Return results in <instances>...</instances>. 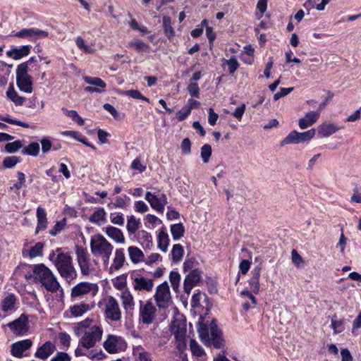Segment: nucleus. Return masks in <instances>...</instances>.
<instances>
[{
  "instance_id": "obj_1",
  "label": "nucleus",
  "mask_w": 361,
  "mask_h": 361,
  "mask_svg": "<svg viewBox=\"0 0 361 361\" xmlns=\"http://www.w3.org/2000/svg\"><path fill=\"white\" fill-rule=\"evenodd\" d=\"M60 249L53 251L49 256L59 272L61 277L67 281L74 280L77 276V272L72 262V257L68 253L60 252Z\"/></svg>"
},
{
  "instance_id": "obj_2",
  "label": "nucleus",
  "mask_w": 361,
  "mask_h": 361,
  "mask_svg": "<svg viewBox=\"0 0 361 361\" xmlns=\"http://www.w3.org/2000/svg\"><path fill=\"white\" fill-rule=\"evenodd\" d=\"M113 250V245L102 234L97 233L91 237L90 251L94 257L102 259L104 266H108Z\"/></svg>"
},
{
  "instance_id": "obj_3",
  "label": "nucleus",
  "mask_w": 361,
  "mask_h": 361,
  "mask_svg": "<svg viewBox=\"0 0 361 361\" xmlns=\"http://www.w3.org/2000/svg\"><path fill=\"white\" fill-rule=\"evenodd\" d=\"M35 279L49 292H56L60 285L52 271L44 264L35 265L33 269Z\"/></svg>"
},
{
  "instance_id": "obj_4",
  "label": "nucleus",
  "mask_w": 361,
  "mask_h": 361,
  "mask_svg": "<svg viewBox=\"0 0 361 361\" xmlns=\"http://www.w3.org/2000/svg\"><path fill=\"white\" fill-rule=\"evenodd\" d=\"M103 330L100 326L94 325L86 329L80 336L79 345L86 350L94 348L96 343L101 341Z\"/></svg>"
},
{
  "instance_id": "obj_5",
  "label": "nucleus",
  "mask_w": 361,
  "mask_h": 361,
  "mask_svg": "<svg viewBox=\"0 0 361 361\" xmlns=\"http://www.w3.org/2000/svg\"><path fill=\"white\" fill-rule=\"evenodd\" d=\"M75 255L81 274L83 276H87L95 272L96 270L93 262L96 263V262L95 260L91 261L86 249L77 245L75 247Z\"/></svg>"
},
{
  "instance_id": "obj_6",
  "label": "nucleus",
  "mask_w": 361,
  "mask_h": 361,
  "mask_svg": "<svg viewBox=\"0 0 361 361\" xmlns=\"http://www.w3.org/2000/svg\"><path fill=\"white\" fill-rule=\"evenodd\" d=\"M27 63H20L16 69V82L20 91L30 94L32 92V81L27 73Z\"/></svg>"
},
{
  "instance_id": "obj_7",
  "label": "nucleus",
  "mask_w": 361,
  "mask_h": 361,
  "mask_svg": "<svg viewBox=\"0 0 361 361\" xmlns=\"http://www.w3.org/2000/svg\"><path fill=\"white\" fill-rule=\"evenodd\" d=\"M154 300L159 309H167L172 304L169 286L166 281L159 285L154 295Z\"/></svg>"
},
{
  "instance_id": "obj_8",
  "label": "nucleus",
  "mask_w": 361,
  "mask_h": 361,
  "mask_svg": "<svg viewBox=\"0 0 361 361\" xmlns=\"http://www.w3.org/2000/svg\"><path fill=\"white\" fill-rule=\"evenodd\" d=\"M103 347L107 353L115 354L125 351L127 348V343L121 336L109 334L104 342Z\"/></svg>"
},
{
  "instance_id": "obj_9",
  "label": "nucleus",
  "mask_w": 361,
  "mask_h": 361,
  "mask_svg": "<svg viewBox=\"0 0 361 361\" xmlns=\"http://www.w3.org/2000/svg\"><path fill=\"white\" fill-rule=\"evenodd\" d=\"M315 130L312 128L303 133H299L296 130L291 131L281 142V146L290 144H299L311 140L315 135Z\"/></svg>"
},
{
  "instance_id": "obj_10",
  "label": "nucleus",
  "mask_w": 361,
  "mask_h": 361,
  "mask_svg": "<svg viewBox=\"0 0 361 361\" xmlns=\"http://www.w3.org/2000/svg\"><path fill=\"white\" fill-rule=\"evenodd\" d=\"M140 320L145 324H150L155 318L157 312L156 307L151 301H147L143 305V302L140 300Z\"/></svg>"
},
{
  "instance_id": "obj_11",
  "label": "nucleus",
  "mask_w": 361,
  "mask_h": 361,
  "mask_svg": "<svg viewBox=\"0 0 361 361\" xmlns=\"http://www.w3.org/2000/svg\"><path fill=\"white\" fill-rule=\"evenodd\" d=\"M98 291V286L96 283L89 282H80L72 288L71 297L77 298L82 295L92 293L94 296Z\"/></svg>"
},
{
  "instance_id": "obj_12",
  "label": "nucleus",
  "mask_w": 361,
  "mask_h": 361,
  "mask_svg": "<svg viewBox=\"0 0 361 361\" xmlns=\"http://www.w3.org/2000/svg\"><path fill=\"white\" fill-rule=\"evenodd\" d=\"M106 317L111 321H118L121 318V312L117 300L112 296H110L105 305Z\"/></svg>"
},
{
  "instance_id": "obj_13",
  "label": "nucleus",
  "mask_w": 361,
  "mask_h": 361,
  "mask_svg": "<svg viewBox=\"0 0 361 361\" xmlns=\"http://www.w3.org/2000/svg\"><path fill=\"white\" fill-rule=\"evenodd\" d=\"M8 326L16 335L23 336L29 329L28 318L25 314H22L19 318L8 323Z\"/></svg>"
},
{
  "instance_id": "obj_14",
  "label": "nucleus",
  "mask_w": 361,
  "mask_h": 361,
  "mask_svg": "<svg viewBox=\"0 0 361 361\" xmlns=\"http://www.w3.org/2000/svg\"><path fill=\"white\" fill-rule=\"evenodd\" d=\"M145 200L149 203L151 207L158 212L162 213L164 210V206L167 204V198L165 194L161 193L159 196L147 192Z\"/></svg>"
},
{
  "instance_id": "obj_15",
  "label": "nucleus",
  "mask_w": 361,
  "mask_h": 361,
  "mask_svg": "<svg viewBox=\"0 0 361 361\" xmlns=\"http://www.w3.org/2000/svg\"><path fill=\"white\" fill-rule=\"evenodd\" d=\"M202 271L200 269H194L188 273L184 280L183 288L187 294H190L192 289L196 286L201 280Z\"/></svg>"
},
{
  "instance_id": "obj_16",
  "label": "nucleus",
  "mask_w": 361,
  "mask_h": 361,
  "mask_svg": "<svg viewBox=\"0 0 361 361\" xmlns=\"http://www.w3.org/2000/svg\"><path fill=\"white\" fill-rule=\"evenodd\" d=\"M15 36L19 38H27L30 40L35 41L37 38L47 37L48 32L37 28H25L16 32Z\"/></svg>"
},
{
  "instance_id": "obj_17",
  "label": "nucleus",
  "mask_w": 361,
  "mask_h": 361,
  "mask_svg": "<svg viewBox=\"0 0 361 361\" xmlns=\"http://www.w3.org/2000/svg\"><path fill=\"white\" fill-rule=\"evenodd\" d=\"M133 288L135 290L150 292L154 287L153 280L137 274L133 278Z\"/></svg>"
},
{
  "instance_id": "obj_18",
  "label": "nucleus",
  "mask_w": 361,
  "mask_h": 361,
  "mask_svg": "<svg viewBox=\"0 0 361 361\" xmlns=\"http://www.w3.org/2000/svg\"><path fill=\"white\" fill-rule=\"evenodd\" d=\"M32 342L30 339H25L16 342L11 345V354L16 357H20L23 353L31 348Z\"/></svg>"
},
{
  "instance_id": "obj_19",
  "label": "nucleus",
  "mask_w": 361,
  "mask_h": 361,
  "mask_svg": "<svg viewBox=\"0 0 361 361\" xmlns=\"http://www.w3.org/2000/svg\"><path fill=\"white\" fill-rule=\"evenodd\" d=\"M211 341L212 345L216 348H221L224 345V340L221 337V332L218 329L215 321H212L210 324Z\"/></svg>"
},
{
  "instance_id": "obj_20",
  "label": "nucleus",
  "mask_w": 361,
  "mask_h": 361,
  "mask_svg": "<svg viewBox=\"0 0 361 361\" xmlns=\"http://www.w3.org/2000/svg\"><path fill=\"white\" fill-rule=\"evenodd\" d=\"M126 261L125 252L123 248H118L114 252L113 263L109 267L110 273L118 271L123 267Z\"/></svg>"
},
{
  "instance_id": "obj_21",
  "label": "nucleus",
  "mask_w": 361,
  "mask_h": 361,
  "mask_svg": "<svg viewBox=\"0 0 361 361\" xmlns=\"http://www.w3.org/2000/svg\"><path fill=\"white\" fill-rule=\"evenodd\" d=\"M262 267L260 265L256 266L251 271V275L250 280L248 281L249 286L251 290L255 293L257 294L259 291V277Z\"/></svg>"
},
{
  "instance_id": "obj_22",
  "label": "nucleus",
  "mask_w": 361,
  "mask_h": 361,
  "mask_svg": "<svg viewBox=\"0 0 361 361\" xmlns=\"http://www.w3.org/2000/svg\"><path fill=\"white\" fill-rule=\"evenodd\" d=\"M319 112L314 111L307 112L305 116L298 121V126L301 129H306L312 126L319 119Z\"/></svg>"
},
{
  "instance_id": "obj_23",
  "label": "nucleus",
  "mask_w": 361,
  "mask_h": 361,
  "mask_svg": "<svg viewBox=\"0 0 361 361\" xmlns=\"http://www.w3.org/2000/svg\"><path fill=\"white\" fill-rule=\"evenodd\" d=\"M55 350V345L51 341H47L37 349L35 355L37 358L46 360Z\"/></svg>"
},
{
  "instance_id": "obj_24",
  "label": "nucleus",
  "mask_w": 361,
  "mask_h": 361,
  "mask_svg": "<svg viewBox=\"0 0 361 361\" xmlns=\"http://www.w3.org/2000/svg\"><path fill=\"white\" fill-rule=\"evenodd\" d=\"M106 235L113 240L115 243L123 244L125 243V237L121 229L109 226L105 228Z\"/></svg>"
},
{
  "instance_id": "obj_25",
  "label": "nucleus",
  "mask_w": 361,
  "mask_h": 361,
  "mask_svg": "<svg viewBox=\"0 0 361 361\" xmlns=\"http://www.w3.org/2000/svg\"><path fill=\"white\" fill-rule=\"evenodd\" d=\"M31 46L24 45L20 48H13L7 51L6 54L14 60H19L21 58L29 55Z\"/></svg>"
},
{
  "instance_id": "obj_26",
  "label": "nucleus",
  "mask_w": 361,
  "mask_h": 361,
  "mask_svg": "<svg viewBox=\"0 0 361 361\" xmlns=\"http://www.w3.org/2000/svg\"><path fill=\"white\" fill-rule=\"evenodd\" d=\"M171 331L176 340L181 342L185 338L186 333L185 326L183 324L174 321L171 325Z\"/></svg>"
},
{
  "instance_id": "obj_27",
  "label": "nucleus",
  "mask_w": 361,
  "mask_h": 361,
  "mask_svg": "<svg viewBox=\"0 0 361 361\" xmlns=\"http://www.w3.org/2000/svg\"><path fill=\"white\" fill-rule=\"evenodd\" d=\"M342 128L334 123H323L318 127V133L323 137H327Z\"/></svg>"
},
{
  "instance_id": "obj_28",
  "label": "nucleus",
  "mask_w": 361,
  "mask_h": 361,
  "mask_svg": "<svg viewBox=\"0 0 361 361\" xmlns=\"http://www.w3.org/2000/svg\"><path fill=\"white\" fill-rule=\"evenodd\" d=\"M90 310L91 306L85 302L76 304L70 307L71 314L75 317H82Z\"/></svg>"
},
{
  "instance_id": "obj_29",
  "label": "nucleus",
  "mask_w": 361,
  "mask_h": 361,
  "mask_svg": "<svg viewBox=\"0 0 361 361\" xmlns=\"http://www.w3.org/2000/svg\"><path fill=\"white\" fill-rule=\"evenodd\" d=\"M128 254L131 262L137 264L145 261V255L143 252L138 247L130 246L128 249Z\"/></svg>"
},
{
  "instance_id": "obj_30",
  "label": "nucleus",
  "mask_w": 361,
  "mask_h": 361,
  "mask_svg": "<svg viewBox=\"0 0 361 361\" xmlns=\"http://www.w3.org/2000/svg\"><path fill=\"white\" fill-rule=\"evenodd\" d=\"M37 226L36 233L44 230L47 225V214L44 209L38 207L37 209Z\"/></svg>"
},
{
  "instance_id": "obj_31",
  "label": "nucleus",
  "mask_w": 361,
  "mask_h": 361,
  "mask_svg": "<svg viewBox=\"0 0 361 361\" xmlns=\"http://www.w3.org/2000/svg\"><path fill=\"white\" fill-rule=\"evenodd\" d=\"M121 298L123 307L126 310H132L134 307V298L129 290H125L121 293Z\"/></svg>"
},
{
  "instance_id": "obj_32",
  "label": "nucleus",
  "mask_w": 361,
  "mask_h": 361,
  "mask_svg": "<svg viewBox=\"0 0 361 361\" xmlns=\"http://www.w3.org/2000/svg\"><path fill=\"white\" fill-rule=\"evenodd\" d=\"M106 215L105 210L103 208H99L90 216L89 221L91 223L101 225V223L106 220Z\"/></svg>"
},
{
  "instance_id": "obj_33",
  "label": "nucleus",
  "mask_w": 361,
  "mask_h": 361,
  "mask_svg": "<svg viewBox=\"0 0 361 361\" xmlns=\"http://www.w3.org/2000/svg\"><path fill=\"white\" fill-rule=\"evenodd\" d=\"M140 219H137L135 216H128L126 229L129 235L134 234L140 228Z\"/></svg>"
},
{
  "instance_id": "obj_34",
  "label": "nucleus",
  "mask_w": 361,
  "mask_h": 361,
  "mask_svg": "<svg viewBox=\"0 0 361 361\" xmlns=\"http://www.w3.org/2000/svg\"><path fill=\"white\" fill-rule=\"evenodd\" d=\"M197 331L199 334V336L202 342L205 345H210V339L209 337V331L205 324L202 322L198 323Z\"/></svg>"
},
{
  "instance_id": "obj_35",
  "label": "nucleus",
  "mask_w": 361,
  "mask_h": 361,
  "mask_svg": "<svg viewBox=\"0 0 361 361\" xmlns=\"http://www.w3.org/2000/svg\"><path fill=\"white\" fill-rule=\"evenodd\" d=\"M92 319H86L82 320L75 324L74 327V333L75 336H80L83 332L85 331L86 329H88L92 322Z\"/></svg>"
},
{
  "instance_id": "obj_36",
  "label": "nucleus",
  "mask_w": 361,
  "mask_h": 361,
  "mask_svg": "<svg viewBox=\"0 0 361 361\" xmlns=\"http://www.w3.org/2000/svg\"><path fill=\"white\" fill-rule=\"evenodd\" d=\"M169 243V238L168 234L161 231L158 235V247L164 252L167 251Z\"/></svg>"
},
{
  "instance_id": "obj_37",
  "label": "nucleus",
  "mask_w": 361,
  "mask_h": 361,
  "mask_svg": "<svg viewBox=\"0 0 361 361\" xmlns=\"http://www.w3.org/2000/svg\"><path fill=\"white\" fill-rule=\"evenodd\" d=\"M16 302V298L14 295H8L5 297L1 302V309L4 312L11 310L14 308Z\"/></svg>"
},
{
  "instance_id": "obj_38",
  "label": "nucleus",
  "mask_w": 361,
  "mask_h": 361,
  "mask_svg": "<svg viewBox=\"0 0 361 361\" xmlns=\"http://www.w3.org/2000/svg\"><path fill=\"white\" fill-rule=\"evenodd\" d=\"M83 80L86 83L94 87H99L101 90L104 89L106 86V83L101 78L97 77L84 76Z\"/></svg>"
},
{
  "instance_id": "obj_39",
  "label": "nucleus",
  "mask_w": 361,
  "mask_h": 361,
  "mask_svg": "<svg viewBox=\"0 0 361 361\" xmlns=\"http://www.w3.org/2000/svg\"><path fill=\"white\" fill-rule=\"evenodd\" d=\"M75 44L81 51L86 54H93L95 51L94 45H86L85 40L81 37H78L75 39Z\"/></svg>"
},
{
  "instance_id": "obj_40",
  "label": "nucleus",
  "mask_w": 361,
  "mask_h": 361,
  "mask_svg": "<svg viewBox=\"0 0 361 361\" xmlns=\"http://www.w3.org/2000/svg\"><path fill=\"white\" fill-rule=\"evenodd\" d=\"M39 152V145L37 142H32L25 147L22 150V154L36 157Z\"/></svg>"
},
{
  "instance_id": "obj_41",
  "label": "nucleus",
  "mask_w": 361,
  "mask_h": 361,
  "mask_svg": "<svg viewBox=\"0 0 361 361\" xmlns=\"http://www.w3.org/2000/svg\"><path fill=\"white\" fill-rule=\"evenodd\" d=\"M185 228L182 224H173L171 226V233L175 240H179L184 234Z\"/></svg>"
},
{
  "instance_id": "obj_42",
  "label": "nucleus",
  "mask_w": 361,
  "mask_h": 361,
  "mask_svg": "<svg viewBox=\"0 0 361 361\" xmlns=\"http://www.w3.org/2000/svg\"><path fill=\"white\" fill-rule=\"evenodd\" d=\"M129 45L134 48L137 52H147L149 49V46L140 39L131 41Z\"/></svg>"
},
{
  "instance_id": "obj_43",
  "label": "nucleus",
  "mask_w": 361,
  "mask_h": 361,
  "mask_svg": "<svg viewBox=\"0 0 361 361\" xmlns=\"http://www.w3.org/2000/svg\"><path fill=\"white\" fill-rule=\"evenodd\" d=\"M184 254V250L182 245L176 244L173 246L171 250L172 259L173 262H179L181 260Z\"/></svg>"
},
{
  "instance_id": "obj_44",
  "label": "nucleus",
  "mask_w": 361,
  "mask_h": 361,
  "mask_svg": "<svg viewBox=\"0 0 361 361\" xmlns=\"http://www.w3.org/2000/svg\"><path fill=\"white\" fill-rule=\"evenodd\" d=\"M329 1L330 0H322L320 4L316 5V0H307L304 6L310 8H315L317 11H323Z\"/></svg>"
},
{
  "instance_id": "obj_45",
  "label": "nucleus",
  "mask_w": 361,
  "mask_h": 361,
  "mask_svg": "<svg viewBox=\"0 0 361 361\" xmlns=\"http://www.w3.org/2000/svg\"><path fill=\"white\" fill-rule=\"evenodd\" d=\"M7 96L16 104V105H23L25 101V98L20 97L18 94V93L14 90L13 87L9 89L7 92Z\"/></svg>"
},
{
  "instance_id": "obj_46",
  "label": "nucleus",
  "mask_w": 361,
  "mask_h": 361,
  "mask_svg": "<svg viewBox=\"0 0 361 361\" xmlns=\"http://www.w3.org/2000/svg\"><path fill=\"white\" fill-rule=\"evenodd\" d=\"M212 147L209 144H204L201 147L200 155L204 163H208L209 161L210 157L212 155Z\"/></svg>"
},
{
  "instance_id": "obj_47",
  "label": "nucleus",
  "mask_w": 361,
  "mask_h": 361,
  "mask_svg": "<svg viewBox=\"0 0 361 361\" xmlns=\"http://www.w3.org/2000/svg\"><path fill=\"white\" fill-rule=\"evenodd\" d=\"M62 110L68 117L71 118L72 120L76 122L79 126H82L84 124V120L79 116L76 111L68 110L65 108H62Z\"/></svg>"
},
{
  "instance_id": "obj_48",
  "label": "nucleus",
  "mask_w": 361,
  "mask_h": 361,
  "mask_svg": "<svg viewBox=\"0 0 361 361\" xmlns=\"http://www.w3.org/2000/svg\"><path fill=\"white\" fill-rule=\"evenodd\" d=\"M23 147V142L21 140H16L13 142H8L5 145V150L8 153H14Z\"/></svg>"
},
{
  "instance_id": "obj_49",
  "label": "nucleus",
  "mask_w": 361,
  "mask_h": 361,
  "mask_svg": "<svg viewBox=\"0 0 361 361\" xmlns=\"http://www.w3.org/2000/svg\"><path fill=\"white\" fill-rule=\"evenodd\" d=\"M44 244L41 242L37 243L30 250L29 256L34 258L42 255Z\"/></svg>"
},
{
  "instance_id": "obj_50",
  "label": "nucleus",
  "mask_w": 361,
  "mask_h": 361,
  "mask_svg": "<svg viewBox=\"0 0 361 361\" xmlns=\"http://www.w3.org/2000/svg\"><path fill=\"white\" fill-rule=\"evenodd\" d=\"M123 94L126 96L130 97L134 99H141L143 101L149 103V99L146 97L143 96L138 90H126L123 92Z\"/></svg>"
},
{
  "instance_id": "obj_51",
  "label": "nucleus",
  "mask_w": 361,
  "mask_h": 361,
  "mask_svg": "<svg viewBox=\"0 0 361 361\" xmlns=\"http://www.w3.org/2000/svg\"><path fill=\"white\" fill-rule=\"evenodd\" d=\"M128 199V197L126 195L123 196H116L113 205L115 208L124 209L127 205Z\"/></svg>"
},
{
  "instance_id": "obj_52",
  "label": "nucleus",
  "mask_w": 361,
  "mask_h": 361,
  "mask_svg": "<svg viewBox=\"0 0 361 361\" xmlns=\"http://www.w3.org/2000/svg\"><path fill=\"white\" fill-rule=\"evenodd\" d=\"M169 280L174 291H177L180 280V274L176 271H171L169 275Z\"/></svg>"
},
{
  "instance_id": "obj_53",
  "label": "nucleus",
  "mask_w": 361,
  "mask_h": 361,
  "mask_svg": "<svg viewBox=\"0 0 361 361\" xmlns=\"http://www.w3.org/2000/svg\"><path fill=\"white\" fill-rule=\"evenodd\" d=\"M164 32L167 37H171L174 35V30L171 27V19L169 17L164 18Z\"/></svg>"
},
{
  "instance_id": "obj_54",
  "label": "nucleus",
  "mask_w": 361,
  "mask_h": 361,
  "mask_svg": "<svg viewBox=\"0 0 361 361\" xmlns=\"http://www.w3.org/2000/svg\"><path fill=\"white\" fill-rule=\"evenodd\" d=\"M190 347L195 355L200 357L204 354V350L195 340H190Z\"/></svg>"
},
{
  "instance_id": "obj_55",
  "label": "nucleus",
  "mask_w": 361,
  "mask_h": 361,
  "mask_svg": "<svg viewBox=\"0 0 361 361\" xmlns=\"http://www.w3.org/2000/svg\"><path fill=\"white\" fill-rule=\"evenodd\" d=\"M20 161V159L16 156L7 157L4 159L3 165L6 168H12Z\"/></svg>"
},
{
  "instance_id": "obj_56",
  "label": "nucleus",
  "mask_w": 361,
  "mask_h": 361,
  "mask_svg": "<svg viewBox=\"0 0 361 361\" xmlns=\"http://www.w3.org/2000/svg\"><path fill=\"white\" fill-rule=\"evenodd\" d=\"M58 337L61 345L67 348L70 347L71 338L68 334L65 332H60Z\"/></svg>"
},
{
  "instance_id": "obj_57",
  "label": "nucleus",
  "mask_w": 361,
  "mask_h": 361,
  "mask_svg": "<svg viewBox=\"0 0 361 361\" xmlns=\"http://www.w3.org/2000/svg\"><path fill=\"white\" fill-rule=\"evenodd\" d=\"M226 64L228 66L229 73L231 74L234 73L239 67V63L237 61V59H235V57H234V56H233L230 59L227 60Z\"/></svg>"
},
{
  "instance_id": "obj_58",
  "label": "nucleus",
  "mask_w": 361,
  "mask_h": 361,
  "mask_svg": "<svg viewBox=\"0 0 361 361\" xmlns=\"http://www.w3.org/2000/svg\"><path fill=\"white\" fill-rule=\"evenodd\" d=\"M0 119L6 123H9V124L16 125V126H21V127L26 128L30 127L29 124H27L26 123H23V122L18 121V120L10 118L8 116L0 117Z\"/></svg>"
},
{
  "instance_id": "obj_59",
  "label": "nucleus",
  "mask_w": 361,
  "mask_h": 361,
  "mask_svg": "<svg viewBox=\"0 0 361 361\" xmlns=\"http://www.w3.org/2000/svg\"><path fill=\"white\" fill-rule=\"evenodd\" d=\"M188 90L189 94L194 97L199 98L200 97V88L196 82H191L188 86Z\"/></svg>"
},
{
  "instance_id": "obj_60",
  "label": "nucleus",
  "mask_w": 361,
  "mask_h": 361,
  "mask_svg": "<svg viewBox=\"0 0 361 361\" xmlns=\"http://www.w3.org/2000/svg\"><path fill=\"white\" fill-rule=\"evenodd\" d=\"M202 297L207 298L206 294L201 293L200 291H198L197 293H195L192 297L191 300V305L192 307H196L200 306V302Z\"/></svg>"
},
{
  "instance_id": "obj_61",
  "label": "nucleus",
  "mask_w": 361,
  "mask_h": 361,
  "mask_svg": "<svg viewBox=\"0 0 361 361\" xmlns=\"http://www.w3.org/2000/svg\"><path fill=\"white\" fill-rule=\"evenodd\" d=\"M69 355L65 352H58L51 361H71Z\"/></svg>"
},
{
  "instance_id": "obj_62",
  "label": "nucleus",
  "mask_w": 361,
  "mask_h": 361,
  "mask_svg": "<svg viewBox=\"0 0 361 361\" xmlns=\"http://www.w3.org/2000/svg\"><path fill=\"white\" fill-rule=\"evenodd\" d=\"M134 208L135 211L139 213H145L149 209L147 204L141 200L135 202Z\"/></svg>"
},
{
  "instance_id": "obj_63",
  "label": "nucleus",
  "mask_w": 361,
  "mask_h": 361,
  "mask_svg": "<svg viewBox=\"0 0 361 361\" xmlns=\"http://www.w3.org/2000/svg\"><path fill=\"white\" fill-rule=\"evenodd\" d=\"M190 108L184 106L177 112L176 117L179 121H183L190 115Z\"/></svg>"
},
{
  "instance_id": "obj_64",
  "label": "nucleus",
  "mask_w": 361,
  "mask_h": 361,
  "mask_svg": "<svg viewBox=\"0 0 361 361\" xmlns=\"http://www.w3.org/2000/svg\"><path fill=\"white\" fill-rule=\"evenodd\" d=\"M350 200L353 202L361 203V186L354 189Z\"/></svg>"
}]
</instances>
